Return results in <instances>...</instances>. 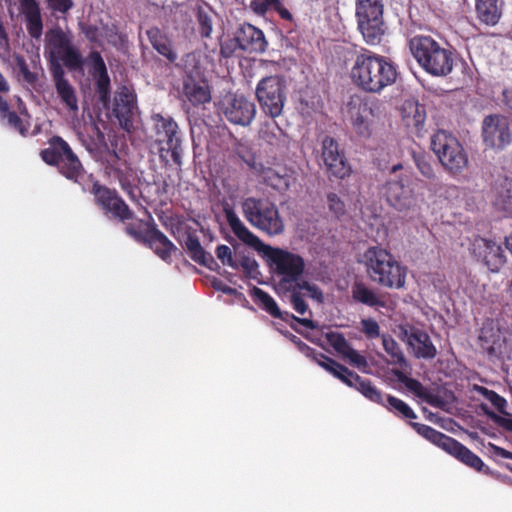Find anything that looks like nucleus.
Listing matches in <instances>:
<instances>
[{
  "instance_id": "33",
  "label": "nucleus",
  "mask_w": 512,
  "mask_h": 512,
  "mask_svg": "<svg viewBox=\"0 0 512 512\" xmlns=\"http://www.w3.org/2000/svg\"><path fill=\"white\" fill-rule=\"evenodd\" d=\"M449 454L478 472H483L487 475L491 473L490 468L484 464L479 456L457 440L454 442Z\"/></svg>"
},
{
  "instance_id": "50",
  "label": "nucleus",
  "mask_w": 512,
  "mask_h": 512,
  "mask_svg": "<svg viewBox=\"0 0 512 512\" xmlns=\"http://www.w3.org/2000/svg\"><path fill=\"white\" fill-rule=\"evenodd\" d=\"M49 63L50 73L52 75V79L54 85L65 82L68 79L65 77V71L63 69L62 59L59 58H46Z\"/></svg>"
},
{
  "instance_id": "42",
  "label": "nucleus",
  "mask_w": 512,
  "mask_h": 512,
  "mask_svg": "<svg viewBox=\"0 0 512 512\" xmlns=\"http://www.w3.org/2000/svg\"><path fill=\"white\" fill-rule=\"evenodd\" d=\"M386 402L387 404L385 403V407L390 411H393L395 414H398L399 416L406 419L417 418V415L413 409L403 400L392 395H387Z\"/></svg>"
},
{
  "instance_id": "56",
  "label": "nucleus",
  "mask_w": 512,
  "mask_h": 512,
  "mask_svg": "<svg viewBox=\"0 0 512 512\" xmlns=\"http://www.w3.org/2000/svg\"><path fill=\"white\" fill-rule=\"evenodd\" d=\"M343 357L348 359L350 364L362 371H365L368 367L367 359L352 347L343 355Z\"/></svg>"
},
{
  "instance_id": "49",
  "label": "nucleus",
  "mask_w": 512,
  "mask_h": 512,
  "mask_svg": "<svg viewBox=\"0 0 512 512\" xmlns=\"http://www.w3.org/2000/svg\"><path fill=\"white\" fill-rule=\"evenodd\" d=\"M327 341L342 356L352 347L343 334L338 332L327 334Z\"/></svg>"
},
{
  "instance_id": "63",
  "label": "nucleus",
  "mask_w": 512,
  "mask_h": 512,
  "mask_svg": "<svg viewBox=\"0 0 512 512\" xmlns=\"http://www.w3.org/2000/svg\"><path fill=\"white\" fill-rule=\"evenodd\" d=\"M276 0H252L250 7L257 15H265L268 10L273 8Z\"/></svg>"
},
{
  "instance_id": "47",
  "label": "nucleus",
  "mask_w": 512,
  "mask_h": 512,
  "mask_svg": "<svg viewBox=\"0 0 512 512\" xmlns=\"http://www.w3.org/2000/svg\"><path fill=\"white\" fill-rule=\"evenodd\" d=\"M481 409L484 414L498 427L503 429L505 432L512 433V414L504 416L491 410L487 405L481 404Z\"/></svg>"
},
{
  "instance_id": "20",
  "label": "nucleus",
  "mask_w": 512,
  "mask_h": 512,
  "mask_svg": "<svg viewBox=\"0 0 512 512\" xmlns=\"http://www.w3.org/2000/svg\"><path fill=\"white\" fill-rule=\"evenodd\" d=\"M258 135L262 144L267 146V152L274 158L284 157L288 154L290 137L276 121L262 123Z\"/></svg>"
},
{
  "instance_id": "21",
  "label": "nucleus",
  "mask_w": 512,
  "mask_h": 512,
  "mask_svg": "<svg viewBox=\"0 0 512 512\" xmlns=\"http://www.w3.org/2000/svg\"><path fill=\"white\" fill-rule=\"evenodd\" d=\"M182 66L189 75L184 81V94L194 105H201L211 100L208 85L205 82H197L192 78L193 70L196 68V56L194 53L186 54L182 59Z\"/></svg>"
},
{
  "instance_id": "8",
  "label": "nucleus",
  "mask_w": 512,
  "mask_h": 512,
  "mask_svg": "<svg viewBox=\"0 0 512 512\" xmlns=\"http://www.w3.org/2000/svg\"><path fill=\"white\" fill-rule=\"evenodd\" d=\"M150 119L154 142L159 146L160 157L164 158L163 153L170 152L173 162L181 167L183 149L178 124L171 116L160 113L152 114Z\"/></svg>"
},
{
  "instance_id": "23",
  "label": "nucleus",
  "mask_w": 512,
  "mask_h": 512,
  "mask_svg": "<svg viewBox=\"0 0 512 512\" xmlns=\"http://www.w3.org/2000/svg\"><path fill=\"white\" fill-rule=\"evenodd\" d=\"M136 108V96L125 85L121 86L114 97L113 113L120 125L127 131L132 127L134 109Z\"/></svg>"
},
{
  "instance_id": "43",
  "label": "nucleus",
  "mask_w": 512,
  "mask_h": 512,
  "mask_svg": "<svg viewBox=\"0 0 512 512\" xmlns=\"http://www.w3.org/2000/svg\"><path fill=\"white\" fill-rule=\"evenodd\" d=\"M319 366L324 368L327 372L331 373L341 382L347 380V377H353L352 370H349L346 366L340 364L328 356H325L324 360L321 361Z\"/></svg>"
},
{
  "instance_id": "58",
  "label": "nucleus",
  "mask_w": 512,
  "mask_h": 512,
  "mask_svg": "<svg viewBox=\"0 0 512 512\" xmlns=\"http://www.w3.org/2000/svg\"><path fill=\"white\" fill-rule=\"evenodd\" d=\"M6 118L8 124L17 130L21 135L25 136L28 133V126L23 123V120L14 111H8L3 115Z\"/></svg>"
},
{
  "instance_id": "12",
  "label": "nucleus",
  "mask_w": 512,
  "mask_h": 512,
  "mask_svg": "<svg viewBox=\"0 0 512 512\" xmlns=\"http://www.w3.org/2000/svg\"><path fill=\"white\" fill-rule=\"evenodd\" d=\"M380 101L376 98L351 95L347 102V114L356 134L363 138L371 135L369 117H374L379 110Z\"/></svg>"
},
{
  "instance_id": "60",
  "label": "nucleus",
  "mask_w": 512,
  "mask_h": 512,
  "mask_svg": "<svg viewBox=\"0 0 512 512\" xmlns=\"http://www.w3.org/2000/svg\"><path fill=\"white\" fill-rule=\"evenodd\" d=\"M216 256L222 262L223 265L236 268L237 264L233 259L232 251L227 245H219L216 248Z\"/></svg>"
},
{
  "instance_id": "44",
  "label": "nucleus",
  "mask_w": 512,
  "mask_h": 512,
  "mask_svg": "<svg viewBox=\"0 0 512 512\" xmlns=\"http://www.w3.org/2000/svg\"><path fill=\"white\" fill-rule=\"evenodd\" d=\"M94 79L98 100L104 106H107L110 103V77L108 72L94 76Z\"/></svg>"
},
{
  "instance_id": "54",
  "label": "nucleus",
  "mask_w": 512,
  "mask_h": 512,
  "mask_svg": "<svg viewBox=\"0 0 512 512\" xmlns=\"http://www.w3.org/2000/svg\"><path fill=\"white\" fill-rule=\"evenodd\" d=\"M327 203L329 210L336 216L340 217L345 214V203L336 193L327 195Z\"/></svg>"
},
{
  "instance_id": "61",
  "label": "nucleus",
  "mask_w": 512,
  "mask_h": 512,
  "mask_svg": "<svg viewBox=\"0 0 512 512\" xmlns=\"http://www.w3.org/2000/svg\"><path fill=\"white\" fill-rule=\"evenodd\" d=\"M487 333L488 332L485 331L484 329L481 331V334L479 335V343H480V346L484 350H486L488 354L493 355L496 351V349H495L496 341L494 340L496 335L490 334L488 336ZM498 337L499 336L497 335V338Z\"/></svg>"
},
{
  "instance_id": "34",
  "label": "nucleus",
  "mask_w": 512,
  "mask_h": 512,
  "mask_svg": "<svg viewBox=\"0 0 512 512\" xmlns=\"http://www.w3.org/2000/svg\"><path fill=\"white\" fill-rule=\"evenodd\" d=\"M410 425L419 435L442 448L447 453L451 451L453 444L456 441V439L434 429L431 426L416 422H410Z\"/></svg>"
},
{
  "instance_id": "41",
  "label": "nucleus",
  "mask_w": 512,
  "mask_h": 512,
  "mask_svg": "<svg viewBox=\"0 0 512 512\" xmlns=\"http://www.w3.org/2000/svg\"><path fill=\"white\" fill-rule=\"evenodd\" d=\"M475 390L495 407L499 412L498 414H502L504 416L509 415V412L507 411L508 403L504 397L483 386H476Z\"/></svg>"
},
{
  "instance_id": "35",
  "label": "nucleus",
  "mask_w": 512,
  "mask_h": 512,
  "mask_svg": "<svg viewBox=\"0 0 512 512\" xmlns=\"http://www.w3.org/2000/svg\"><path fill=\"white\" fill-rule=\"evenodd\" d=\"M352 297L355 301L370 307H385V301L363 283L354 284Z\"/></svg>"
},
{
  "instance_id": "38",
  "label": "nucleus",
  "mask_w": 512,
  "mask_h": 512,
  "mask_svg": "<svg viewBox=\"0 0 512 512\" xmlns=\"http://www.w3.org/2000/svg\"><path fill=\"white\" fill-rule=\"evenodd\" d=\"M251 297L261 309L265 310L272 317L281 316V310L279 309L276 301L261 288L254 287L251 291Z\"/></svg>"
},
{
  "instance_id": "59",
  "label": "nucleus",
  "mask_w": 512,
  "mask_h": 512,
  "mask_svg": "<svg viewBox=\"0 0 512 512\" xmlns=\"http://www.w3.org/2000/svg\"><path fill=\"white\" fill-rule=\"evenodd\" d=\"M198 31L203 38H209L212 33V19L205 13L200 11L198 13Z\"/></svg>"
},
{
  "instance_id": "24",
  "label": "nucleus",
  "mask_w": 512,
  "mask_h": 512,
  "mask_svg": "<svg viewBox=\"0 0 512 512\" xmlns=\"http://www.w3.org/2000/svg\"><path fill=\"white\" fill-rule=\"evenodd\" d=\"M407 344L413 349L414 356L418 359H433L437 355V348L432 343L430 336L422 329L411 327L404 332Z\"/></svg>"
},
{
  "instance_id": "27",
  "label": "nucleus",
  "mask_w": 512,
  "mask_h": 512,
  "mask_svg": "<svg viewBox=\"0 0 512 512\" xmlns=\"http://www.w3.org/2000/svg\"><path fill=\"white\" fill-rule=\"evenodd\" d=\"M503 0H475V16L480 24L493 27L503 14Z\"/></svg>"
},
{
  "instance_id": "7",
  "label": "nucleus",
  "mask_w": 512,
  "mask_h": 512,
  "mask_svg": "<svg viewBox=\"0 0 512 512\" xmlns=\"http://www.w3.org/2000/svg\"><path fill=\"white\" fill-rule=\"evenodd\" d=\"M431 149L442 166L452 175L461 173L468 165V155L462 144L447 131L438 130L431 137Z\"/></svg>"
},
{
  "instance_id": "11",
  "label": "nucleus",
  "mask_w": 512,
  "mask_h": 512,
  "mask_svg": "<svg viewBox=\"0 0 512 512\" xmlns=\"http://www.w3.org/2000/svg\"><path fill=\"white\" fill-rule=\"evenodd\" d=\"M256 97L265 114L273 119L280 116L286 101L285 82L278 76L263 78L257 84Z\"/></svg>"
},
{
  "instance_id": "30",
  "label": "nucleus",
  "mask_w": 512,
  "mask_h": 512,
  "mask_svg": "<svg viewBox=\"0 0 512 512\" xmlns=\"http://www.w3.org/2000/svg\"><path fill=\"white\" fill-rule=\"evenodd\" d=\"M393 374L398 378V380L405 384V386L413 392L419 398H422L425 402L433 407H442L444 402L442 398L430 392L427 388H425L420 381L414 378H410L405 375L401 370H393Z\"/></svg>"
},
{
  "instance_id": "39",
  "label": "nucleus",
  "mask_w": 512,
  "mask_h": 512,
  "mask_svg": "<svg viewBox=\"0 0 512 512\" xmlns=\"http://www.w3.org/2000/svg\"><path fill=\"white\" fill-rule=\"evenodd\" d=\"M55 90L61 102L70 111H78V99L76 95V90L68 80L55 85Z\"/></svg>"
},
{
  "instance_id": "29",
  "label": "nucleus",
  "mask_w": 512,
  "mask_h": 512,
  "mask_svg": "<svg viewBox=\"0 0 512 512\" xmlns=\"http://www.w3.org/2000/svg\"><path fill=\"white\" fill-rule=\"evenodd\" d=\"M143 244L152 249L163 261H169L172 252L177 250L168 237L157 228V225L150 226V233Z\"/></svg>"
},
{
  "instance_id": "9",
  "label": "nucleus",
  "mask_w": 512,
  "mask_h": 512,
  "mask_svg": "<svg viewBox=\"0 0 512 512\" xmlns=\"http://www.w3.org/2000/svg\"><path fill=\"white\" fill-rule=\"evenodd\" d=\"M383 11L381 0H356L355 15L358 29L367 44L380 43L384 35Z\"/></svg>"
},
{
  "instance_id": "15",
  "label": "nucleus",
  "mask_w": 512,
  "mask_h": 512,
  "mask_svg": "<svg viewBox=\"0 0 512 512\" xmlns=\"http://www.w3.org/2000/svg\"><path fill=\"white\" fill-rule=\"evenodd\" d=\"M484 144L492 149L502 151L512 142V132L506 116L501 114L487 115L482 122Z\"/></svg>"
},
{
  "instance_id": "26",
  "label": "nucleus",
  "mask_w": 512,
  "mask_h": 512,
  "mask_svg": "<svg viewBox=\"0 0 512 512\" xmlns=\"http://www.w3.org/2000/svg\"><path fill=\"white\" fill-rule=\"evenodd\" d=\"M476 250L478 257L492 272H498L506 262L504 249L494 241L481 239Z\"/></svg>"
},
{
  "instance_id": "3",
  "label": "nucleus",
  "mask_w": 512,
  "mask_h": 512,
  "mask_svg": "<svg viewBox=\"0 0 512 512\" xmlns=\"http://www.w3.org/2000/svg\"><path fill=\"white\" fill-rule=\"evenodd\" d=\"M363 262L370 279L387 288H402L406 271L393 255L384 248L369 247L363 254Z\"/></svg>"
},
{
  "instance_id": "40",
  "label": "nucleus",
  "mask_w": 512,
  "mask_h": 512,
  "mask_svg": "<svg viewBox=\"0 0 512 512\" xmlns=\"http://www.w3.org/2000/svg\"><path fill=\"white\" fill-rule=\"evenodd\" d=\"M156 225L153 220L143 221L137 219L135 222L127 223L125 225V232L139 243H144L148 234L150 233V226Z\"/></svg>"
},
{
  "instance_id": "14",
  "label": "nucleus",
  "mask_w": 512,
  "mask_h": 512,
  "mask_svg": "<svg viewBox=\"0 0 512 512\" xmlns=\"http://www.w3.org/2000/svg\"><path fill=\"white\" fill-rule=\"evenodd\" d=\"M91 193L97 206L108 216L122 223L134 218V212L115 189H111L98 181L92 185Z\"/></svg>"
},
{
  "instance_id": "62",
  "label": "nucleus",
  "mask_w": 512,
  "mask_h": 512,
  "mask_svg": "<svg viewBox=\"0 0 512 512\" xmlns=\"http://www.w3.org/2000/svg\"><path fill=\"white\" fill-rule=\"evenodd\" d=\"M290 303L293 306V309L301 315L305 314L308 310V305L303 299L301 293L296 290H294L290 295Z\"/></svg>"
},
{
  "instance_id": "17",
  "label": "nucleus",
  "mask_w": 512,
  "mask_h": 512,
  "mask_svg": "<svg viewBox=\"0 0 512 512\" xmlns=\"http://www.w3.org/2000/svg\"><path fill=\"white\" fill-rule=\"evenodd\" d=\"M172 235L188 252L190 258L194 262L206 266L210 269L212 264L216 265L213 256L204 250L196 234V231L191 226L179 223L172 229Z\"/></svg>"
},
{
  "instance_id": "10",
  "label": "nucleus",
  "mask_w": 512,
  "mask_h": 512,
  "mask_svg": "<svg viewBox=\"0 0 512 512\" xmlns=\"http://www.w3.org/2000/svg\"><path fill=\"white\" fill-rule=\"evenodd\" d=\"M379 194L392 208L402 212L414 209L417 198L408 176H395L387 179L380 187Z\"/></svg>"
},
{
  "instance_id": "16",
  "label": "nucleus",
  "mask_w": 512,
  "mask_h": 512,
  "mask_svg": "<svg viewBox=\"0 0 512 512\" xmlns=\"http://www.w3.org/2000/svg\"><path fill=\"white\" fill-rule=\"evenodd\" d=\"M220 112L232 124L248 126L255 117L256 107L244 96L229 94L221 100Z\"/></svg>"
},
{
  "instance_id": "48",
  "label": "nucleus",
  "mask_w": 512,
  "mask_h": 512,
  "mask_svg": "<svg viewBox=\"0 0 512 512\" xmlns=\"http://www.w3.org/2000/svg\"><path fill=\"white\" fill-rule=\"evenodd\" d=\"M413 159L417 169L419 170L423 177L427 178L428 180L435 179L436 176L433 170V166L428 157H426L423 154L414 153Z\"/></svg>"
},
{
  "instance_id": "36",
  "label": "nucleus",
  "mask_w": 512,
  "mask_h": 512,
  "mask_svg": "<svg viewBox=\"0 0 512 512\" xmlns=\"http://www.w3.org/2000/svg\"><path fill=\"white\" fill-rule=\"evenodd\" d=\"M382 345L385 352L390 356L389 364L398 365L401 368L408 366L400 345L391 335H382Z\"/></svg>"
},
{
  "instance_id": "6",
  "label": "nucleus",
  "mask_w": 512,
  "mask_h": 512,
  "mask_svg": "<svg viewBox=\"0 0 512 512\" xmlns=\"http://www.w3.org/2000/svg\"><path fill=\"white\" fill-rule=\"evenodd\" d=\"M45 57L62 59L69 71H81L85 64L79 48L73 43L71 32L60 26L52 27L46 32Z\"/></svg>"
},
{
  "instance_id": "1",
  "label": "nucleus",
  "mask_w": 512,
  "mask_h": 512,
  "mask_svg": "<svg viewBox=\"0 0 512 512\" xmlns=\"http://www.w3.org/2000/svg\"><path fill=\"white\" fill-rule=\"evenodd\" d=\"M350 75L359 89L379 94L397 81L399 73L388 58L368 51L357 55Z\"/></svg>"
},
{
  "instance_id": "25",
  "label": "nucleus",
  "mask_w": 512,
  "mask_h": 512,
  "mask_svg": "<svg viewBox=\"0 0 512 512\" xmlns=\"http://www.w3.org/2000/svg\"><path fill=\"white\" fill-rule=\"evenodd\" d=\"M19 5L27 33L32 39H40L44 28L40 3L38 0H19Z\"/></svg>"
},
{
  "instance_id": "53",
  "label": "nucleus",
  "mask_w": 512,
  "mask_h": 512,
  "mask_svg": "<svg viewBox=\"0 0 512 512\" xmlns=\"http://www.w3.org/2000/svg\"><path fill=\"white\" fill-rule=\"evenodd\" d=\"M494 205L505 216L512 217V196L509 194V191L505 194H499L494 200Z\"/></svg>"
},
{
  "instance_id": "45",
  "label": "nucleus",
  "mask_w": 512,
  "mask_h": 512,
  "mask_svg": "<svg viewBox=\"0 0 512 512\" xmlns=\"http://www.w3.org/2000/svg\"><path fill=\"white\" fill-rule=\"evenodd\" d=\"M48 10L57 19H66L74 7L73 0H45Z\"/></svg>"
},
{
  "instance_id": "5",
  "label": "nucleus",
  "mask_w": 512,
  "mask_h": 512,
  "mask_svg": "<svg viewBox=\"0 0 512 512\" xmlns=\"http://www.w3.org/2000/svg\"><path fill=\"white\" fill-rule=\"evenodd\" d=\"M40 156L46 164L57 167L59 173L70 181L79 183L84 177L85 170L80 159L60 136H52Z\"/></svg>"
},
{
  "instance_id": "4",
  "label": "nucleus",
  "mask_w": 512,
  "mask_h": 512,
  "mask_svg": "<svg viewBox=\"0 0 512 512\" xmlns=\"http://www.w3.org/2000/svg\"><path fill=\"white\" fill-rule=\"evenodd\" d=\"M245 219L256 229L269 236L284 232L285 224L277 205L267 198L248 197L241 203Z\"/></svg>"
},
{
  "instance_id": "51",
  "label": "nucleus",
  "mask_w": 512,
  "mask_h": 512,
  "mask_svg": "<svg viewBox=\"0 0 512 512\" xmlns=\"http://www.w3.org/2000/svg\"><path fill=\"white\" fill-rule=\"evenodd\" d=\"M79 28H80V31L84 34L85 38L91 44H95L99 47L102 46V42L100 40L101 29L99 27H97L96 25L80 22Z\"/></svg>"
},
{
  "instance_id": "31",
  "label": "nucleus",
  "mask_w": 512,
  "mask_h": 512,
  "mask_svg": "<svg viewBox=\"0 0 512 512\" xmlns=\"http://www.w3.org/2000/svg\"><path fill=\"white\" fill-rule=\"evenodd\" d=\"M147 37L153 49H155L161 56H163L170 63H174L178 56L171 40L157 27H152L147 30Z\"/></svg>"
},
{
  "instance_id": "28",
  "label": "nucleus",
  "mask_w": 512,
  "mask_h": 512,
  "mask_svg": "<svg viewBox=\"0 0 512 512\" xmlns=\"http://www.w3.org/2000/svg\"><path fill=\"white\" fill-rule=\"evenodd\" d=\"M223 211L229 227L239 240L255 249H259L263 245L260 238L244 225L233 208L227 205Z\"/></svg>"
},
{
  "instance_id": "18",
  "label": "nucleus",
  "mask_w": 512,
  "mask_h": 512,
  "mask_svg": "<svg viewBox=\"0 0 512 512\" xmlns=\"http://www.w3.org/2000/svg\"><path fill=\"white\" fill-rule=\"evenodd\" d=\"M268 257L275 266V272L285 281H297L304 272L305 262L298 254L269 247Z\"/></svg>"
},
{
  "instance_id": "37",
  "label": "nucleus",
  "mask_w": 512,
  "mask_h": 512,
  "mask_svg": "<svg viewBox=\"0 0 512 512\" xmlns=\"http://www.w3.org/2000/svg\"><path fill=\"white\" fill-rule=\"evenodd\" d=\"M403 112V118L407 126L419 128L424 124L426 118L425 109L418 102H406L403 106Z\"/></svg>"
},
{
  "instance_id": "32",
  "label": "nucleus",
  "mask_w": 512,
  "mask_h": 512,
  "mask_svg": "<svg viewBox=\"0 0 512 512\" xmlns=\"http://www.w3.org/2000/svg\"><path fill=\"white\" fill-rule=\"evenodd\" d=\"M353 377H347L343 383L359 391L364 397L372 402L385 406L383 393L378 390L370 380L363 379L357 373L352 371Z\"/></svg>"
},
{
  "instance_id": "13",
  "label": "nucleus",
  "mask_w": 512,
  "mask_h": 512,
  "mask_svg": "<svg viewBox=\"0 0 512 512\" xmlns=\"http://www.w3.org/2000/svg\"><path fill=\"white\" fill-rule=\"evenodd\" d=\"M104 172L110 179L118 181L121 189L132 202H139L141 191L137 185V175L130 164L120 159L115 151L106 159Z\"/></svg>"
},
{
  "instance_id": "2",
  "label": "nucleus",
  "mask_w": 512,
  "mask_h": 512,
  "mask_svg": "<svg viewBox=\"0 0 512 512\" xmlns=\"http://www.w3.org/2000/svg\"><path fill=\"white\" fill-rule=\"evenodd\" d=\"M409 50L418 65L429 75L445 77L454 67L455 50L429 35H415L408 41Z\"/></svg>"
},
{
  "instance_id": "52",
  "label": "nucleus",
  "mask_w": 512,
  "mask_h": 512,
  "mask_svg": "<svg viewBox=\"0 0 512 512\" xmlns=\"http://www.w3.org/2000/svg\"><path fill=\"white\" fill-rule=\"evenodd\" d=\"M88 59L91 64V74L93 77L108 72L100 52L95 50L91 51L88 55Z\"/></svg>"
},
{
  "instance_id": "19",
  "label": "nucleus",
  "mask_w": 512,
  "mask_h": 512,
  "mask_svg": "<svg viewBox=\"0 0 512 512\" xmlns=\"http://www.w3.org/2000/svg\"><path fill=\"white\" fill-rule=\"evenodd\" d=\"M322 159L329 177L344 179L352 170L338 142L329 136L322 141Z\"/></svg>"
},
{
  "instance_id": "22",
  "label": "nucleus",
  "mask_w": 512,
  "mask_h": 512,
  "mask_svg": "<svg viewBox=\"0 0 512 512\" xmlns=\"http://www.w3.org/2000/svg\"><path fill=\"white\" fill-rule=\"evenodd\" d=\"M238 48L247 53H263L268 42L263 31L252 24L243 23L235 33Z\"/></svg>"
},
{
  "instance_id": "57",
  "label": "nucleus",
  "mask_w": 512,
  "mask_h": 512,
  "mask_svg": "<svg viewBox=\"0 0 512 512\" xmlns=\"http://www.w3.org/2000/svg\"><path fill=\"white\" fill-rule=\"evenodd\" d=\"M101 37L104 38L108 44L117 45L119 41V31L115 24H102Z\"/></svg>"
},
{
  "instance_id": "46",
  "label": "nucleus",
  "mask_w": 512,
  "mask_h": 512,
  "mask_svg": "<svg viewBox=\"0 0 512 512\" xmlns=\"http://www.w3.org/2000/svg\"><path fill=\"white\" fill-rule=\"evenodd\" d=\"M264 182L276 190H287L289 179L287 176L280 175L272 168L264 169L262 172Z\"/></svg>"
},
{
  "instance_id": "55",
  "label": "nucleus",
  "mask_w": 512,
  "mask_h": 512,
  "mask_svg": "<svg viewBox=\"0 0 512 512\" xmlns=\"http://www.w3.org/2000/svg\"><path fill=\"white\" fill-rule=\"evenodd\" d=\"M361 331L369 339H375L380 336V326L376 320L372 318L361 320Z\"/></svg>"
},
{
  "instance_id": "64",
  "label": "nucleus",
  "mask_w": 512,
  "mask_h": 512,
  "mask_svg": "<svg viewBox=\"0 0 512 512\" xmlns=\"http://www.w3.org/2000/svg\"><path fill=\"white\" fill-rule=\"evenodd\" d=\"M297 287L299 289H304L309 293V296L313 299H316L319 302H322L323 300V293L322 291L314 284H310L307 281H303L301 283L297 284Z\"/></svg>"
}]
</instances>
